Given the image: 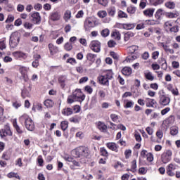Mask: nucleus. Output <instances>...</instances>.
<instances>
[{
	"label": "nucleus",
	"instance_id": "f257e3e1",
	"mask_svg": "<svg viewBox=\"0 0 180 180\" xmlns=\"http://www.w3.org/2000/svg\"><path fill=\"white\" fill-rule=\"evenodd\" d=\"M73 153L77 158L89 156V149L85 146H80L73 150Z\"/></svg>",
	"mask_w": 180,
	"mask_h": 180
},
{
	"label": "nucleus",
	"instance_id": "f03ea898",
	"mask_svg": "<svg viewBox=\"0 0 180 180\" xmlns=\"http://www.w3.org/2000/svg\"><path fill=\"white\" fill-rule=\"evenodd\" d=\"M20 119L21 120L25 121V125L27 130H29V131H33V130H34V122L27 115H22Z\"/></svg>",
	"mask_w": 180,
	"mask_h": 180
},
{
	"label": "nucleus",
	"instance_id": "7ed1b4c3",
	"mask_svg": "<svg viewBox=\"0 0 180 180\" xmlns=\"http://www.w3.org/2000/svg\"><path fill=\"white\" fill-rule=\"evenodd\" d=\"M20 40V37L19 36L18 32H13L10 36V47L12 49H15V47H18V44H19V41Z\"/></svg>",
	"mask_w": 180,
	"mask_h": 180
},
{
	"label": "nucleus",
	"instance_id": "20e7f679",
	"mask_svg": "<svg viewBox=\"0 0 180 180\" xmlns=\"http://www.w3.org/2000/svg\"><path fill=\"white\" fill-rule=\"evenodd\" d=\"M95 26V21L92 17H88L84 20V29L86 32H89Z\"/></svg>",
	"mask_w": 180,
	"mask_h": 180
},
{
	"label": "nucleus",
	"instance_id": "39448f33",
	"mask_svg": "<svg viewBox=\"0 0 180 180\" xmlns=\"http://www.w3.org/2000/svg\"><path fill=\"white\" fill-rule=\"evenodd\" d=\"M172 158V151L171 150H166L161 155V160L163 164H168Z\"/></svg>",
	"mask_w": 180,
	"mask_h": 180
},
{
	"label": "nucleus",
	"instance_id": "423d86ee",
	"mask_svg": "<svg viewBox=\"0 0 180 180\" xmlns=\"http://www.w3.org/2000/svg\"><path fill=\"white\" fill-rule=\"evenodd\" d=\"M72 95L75 97L76 102H83V101H85V94H83L81 89H77Z\"/></svg>",
	"mask_w": 180,
	"mask_h": 180
},
{
	"label": "nucleus",
	"instance_id": "0eeeda50",
	"mask_svg": "<svg viewBox=\"0 0 180 180\" xmlns=\"http://www.w3.org/2000/svg\"><path fill=\"white\" fill-rule=\"evenodd\" d=\"M159 103L161 106H168L171 103V98L164 94H160L159 96Z\"/></svg>",
	"mask_w": 180,
	"mask_h": 180
},
{
	"label": "nucleus",
	"instance_id": "6e6552de",
	"mask_svg": "<svg viewBox=\"0 0 180 180\" xmlns=\"http://www.w3.org/2000/svg\"><path fill=\"white\" fill-rule=\"evenodd\" d=\"M89 47L94 53L101 52V43L99 41H91Z\"/></svg>",
	"mask_w": 180,
	"mask_h": 180
},
{
	"label": "nucleus",
	"instance_id": "1a4fd4ad",
	"mask_svg": "<svg viewBox=\"0 0 180 180\" xmlns=\"http://www.w3.org/2000/svg\"><path fill=\"white\" fill-rule=\"evenodd\" d=\"M12 55L15 57V60H19L20 58L26 60L27 58V53H25L20 51H14Z\"/></svg>",
	"mask_w": 180,
	"mask_h": 180
},
{
	"label": "nucleus",
	"instance_id": "9d476101",
	"mask_svg": "<svg viewBox=\"0 0 180 180\" xmlns=\"http://www.w3.org/2000/svg\"><path fill=\"white\" fill-rule=\"evenodd\" d=\"M31 20L35 25H39V23H40V22H41V17H40V13H39V12L33 13L31 15Z\"/></svg>",
	"mask_w": 180,
	"mask_h": 180
},
{
	"label": "nucleus",
	"instance_id": "9b49d317",
	"mask_svg": "<svg viewBox=\"0 0 180 180\" xmlns=\"http://www.w3.org/2000/svg\"><path fill=\"white\" fill-rule=\"evenodd\" d=\"M1 137H6V136H12V131L8 126H6L4 129L0 131Z\"/></svg>",
	"mask_w": 180,
	"mask_h": 180
},
{
	"label": "nucleus",
	"instance_id": "f8f14e48",
	"mask_svg": "<svg viewBox=\"0 0 180 180\" xmlns=\"http://www.w3.org/2000/svg\"><path fill=\"white\" fill-rule=\"evenodd\" d=\"M98 81L101 85H109V79L105 75L98 77Z\"/></svg>",
	"mask_w": 180,
	"mask_h": 180
},
{
	"label": "nucleus",
	"instance_id": "ddd939ff",
	"mask_svg": "<svg viewBox=\"0 0 180 180\" xmlns=\"http://www.w3.org/2000/svg\"><path fill=\"white\" fill-rule=\"evenodd\" d=\"M96 126L98 129V130H100V131H105L108 128V127H106V124L101 121L96 122Z\"/></svg>",
	"mask_w": 180,
	"mask_h": 180
},
{
	"label": "nucleus",
	"instance_id": "4468645a",
	"mask_svg": "<svg viewBox=\"0 0 180 180\" xmlns=\"http://www.w3.org/2000/svg\"><path fill=\"white\" fill-rule=\"evenodd\" d=\"M165 15V12L164 11V10L159 8L157 10L155 14V17L158 20H161V19L162 18V16H164Z\"/></svg>",
	"mask_w": 180,
	"mask_h": 180
},
{
	"label": "nucleus",
	"instance_id": "2eb2a0df",
	"mask_svg": "<svg viewBox=\"0 0 180 180\" xmlns=\"http://www.w3.org/2000/svg\"><path fill=\"white\" fill-rule=\"evenodd\" d=\"M61 18V14H60L58 12H53L51 14V20H53V22H56L57 20H60V18Z\"/></svg>",
	"mask_w": 180,
	"mask_h": 180
},
{
	"label": "nucleus",
	"instance_id": "dca6fc26",
	"mask_svg": "<svg viewBox=\"0 0 180 180\" xmlns=\"http://www.w3.org/2000/svg\"><path fill=\"white\" fill-rule=\"evenodd\" d=\"M155 11V8H147L143 11V15L145 16H148V18H152V16L154 15Z\"/></svg>",
	"mask_w": 180,
	"mask_h": 180
},
{
	"label": "nucleus",
	"instance_id": "f3484780",
	"mask_svg": "<svg viewBox=\"0 0 180 180\" xmlns=\"http://www.w3.org/2000/svg\"><path fill=\"white\" fill-rule=\"evenodd\" d=\"M13 124L18 134H23L24 131L22 128H20V127H19V125H18L16 120L13 122Z\"/></svg>",
	"mask_w": 180,
	"mask_h": 180
},
{
	"label": "nucleus",
	"instance_id": "a211bd4d",
	"mask_svg": "<svg viewBox=\"0 0 180 180\" xmlns=\"http://www.w3.org/2000/svg\"><path fill=\"white\" fill-rule=\"evenodd\" d=\"M96 58V55L93 53H87L86 60L90 62L91 64L95 63V59Z\"/></svg>",
	"mask_w": 180,
	"mask_h": 180
},
{
	"label": "nucleus",
	"instance_id": "6ab92c4d",
	"mask_svg": "<svg viewBox=\"0 0 180 180\" xmlns=\"http://www.w3.org/2000/svg\"><path fill=\"white\" fill-rule=\"evenodd\" d=\"M106 146L108 148H109V150H112V151H115V153H117L119 151V150L117 149V146L115 143H108Z\"/></svg>",
	"mask_w": 180,
	"mask_h": 180
},
{
	"label": "nucleus",
	"instance_id": "aec40b11",
	"mask_svg": "<svg viewBox=\"0 0 180 180\" xmlns=\"http://www.w3.org/2000/svg\"><path fill=\"white\" fill-rule=\"evenodd\" d=\"M74 112L72 111V109L70 108H64L62 110V115H64V116H71Z\"/></svg>",
	"mask_w": 180,
	"mask_h": 180
},
{
	"label": "nucleus",
	"instance_id": "412c9836",
	"mask_svg": "<svg viewBox=\"0 0 180 180\" xmlns=\"http://www.w3.org/2000/svg\"><path fill=\"white\" fill-rule=\"evenodd\" d=\"M65 81H67V77L65 76H60L58 78V82L60 84L61 88L65 87Z\"/></svg>",
	"mask_w": 180,
	"mask_h": 180
},
{
	"label": "nucleus",
	"instance_id": "4be33fe9",
	"mask_svg": "<svg viewBox=\"0 0 180 180\" xmlns=\"http://www.w3.org/2000/svg\"><path fill=\"white\" fill-rule=\"evenodd\" d=\"M122 72L123 75H131V72H132L131 68L124 67L122 70Z\"/></svg>",
	"mask_w": 180,
	"mask_h": 180
},
{
	"label": "nucleus",
	"instance_id": "5701e85b",
	"mask_svg": "<svg viewBox=\"0 0 180 180\" xmlns=\"http://www.w3.org/2000/svg\"><path fill=\"white\" fill-rule=\"evenodd\" d=\"M49 49L51 54H54V53H57L58 51V48L57 46H54L53 44H49Z\"/></svg>",
	"mask_w": 180,
	"mask_h": 180
},
{
	"label": "nucleus",
	"instance_id": "b1692460",
	"mask_svg": "<svg viewBox=\"0 0 180 180\" xmlns=\"http://www.w3.org/2000/svg\"><path fill=\"white\" fill-rule=\"evenodd\" d=\"M63 19L65 22H68L71 19V11L67 10L63 15Z\"/></svg>",
	"mask_w": 180,
	"mask_h": 180
},
{
	"label": "nucleus",
	"instance_id": "393cba45",
	"mask_svg": "<svg viewBox=\"0 0 180 180\" xmlns=\"http://www.w3.org/2000/svg\"><path fill=\"white\" fill-rule=\"evenodd\" d=\"M136 11H137V8L134 6H129L127 8V12L128 13H130L131 15H134V13H136Z\"/></svg>",
	"mask_w": 180,
	"mask_h": 180
},
{
	"label": "nucleus",
	"instance_id": "a878e982",
	"mask_svg": "<svg viewBox=\"0 0 180 180\" xmlns=\"http://www.w3.org/2000/svg\"><path fill=\"white\" fill-rule=\"evenodd\" d=\"M21 96L23 99H26V98H30V93H29L27 89H24L22 90Z\"/></svg>",
	"mask_w": 180,
	"mask_h": 180
},
{
	"label": "nucleus",
	"instance_id": "bb28decb",
	"mask_svg": "<svg viewBox=\"0 0 180 180\" xmlns=\"http://www.w3.org/2000/svg\"><path fill=\"white\" fill-rule=\"evenodd\" d=\"M166 18L169 19H174V18H178L179 16V13H165Z\"/></svg>",
	"mask_w": 180,
	"mask_h": 180
},
{
	"label": "nucleus",
	"instance_id": "cd10ccee",
	"mask_svg": "<svg viewBox=\"0 0 180 180\" xmlns=\"http://www.w3.org/2000/svg\"><path fill=\"white\" fill-rule=\"evenodd\" d=\"M122 27L126 30H131V29H134V27H136V25L131 23H127V24H123Z\"/></svg>",
	"mask_w": 180,
	"mask_h": 180
},
{
	"label": "nucleus",
	"instance_id": "c85d7f7f",
	"mask_svg": "<svg viewBox=\"0 0 180 180\" xmlns=\"http://www.w3.org/2000/svg\"><path fill=\"white\" fill-rule=\"evenodd\" d=\"M134 36V34L131 32H128L124 34V41H129L131 37Z\"/></svg>",
	"mask_w": 180,
	"mask_h": 180
},
{
	"label": "nucleus",
	"instance_id": "c756f323",
	"mask_svg": "<svg viewBox=\"0 0 180 180\" xmlns=\"http://www.w3.org/2000/svg\"><path fill=\"white\" fill-rule=\"evenodd\" d=\"M79 120H81V117L78 115H75L69 119V122H71V123H79Z\"/></svg>",
	"mask_w": 180,
	"mask_h": 180
},
{
	"label": "nucleus",
	"instance_id": "7c9ffc66",
	"mask_svg": "<svg viewBox=\"0 0 180 180\" xmlns=\"http://www.w3.org/2000/svg\"><path fill=\"white\" fill-rule=\"evenodd\" d=\"M161 46L164 49L165 51H166V53H169L170 54H174V49H171L168 48V46L164 44V43H161Z\"/></svg>",
	"mask_w": 180,
	"mask_h": 180
},
{
	"label": "nucleus",
	"instance_id": "2f4dec72",
	"mask_svg": "<svg viewBox=\"0 0 180 180\" xmlns=\"http://www.w3.org/2000/svg\"><path fill=\"white\" fill-rule=\"evenodd\" d=\"M179 131V129L177 127H172L170 128V134L172 136H176Z\"/></svg>",
	"mask_w": 180,
	"mask_h": 180
},
{
	"label": "nucleus",
	"instance_id": "473e14b6",
	"mask_svg": "<svg viewBox=\"0 0 180 180\" xmlns=\"http://www.w3.org/2000/svg\"><path fill=\"white\" fill-rule=\"evenodd\" d=\"M165 6L169 9H175V3L174 1H167L165 4Z\"/></svg>",
	"mask_w": 180,
	"mask_h": 180
},
{
	"label": "nucleus",
	"instance_id": "72a5a7b5",
	"mask_svg": "<svg viewBox=\"0 0 180 180\" xmlns=\"http://www.w3.org/2000/svg\"><path fill=\"white\" fill-rule=\"evenodd\" d=\"M145 77L148 81H154V77L153 76V73L151 72H146L144 73Z\"/></svg>",
	"mask_w": 180,
	"mask_h": 180
},
{
	"label": "nucleus",
	"instance_id": "f704fd0d",
	"mask_svg": "<svg viewBox=\"0 0 180 180\" xmlns=\"http://www.w3.org/2000/svg\"><path fill=\"white\" fill-rule=\"evenodd\" d=\"M44 103L46 108H53L54 106V102L50 99L46 100Z\"/></svg>",
	"mask_w": 180,
	"mask_h": 180
},
{
	"label": "nucleus",
	"instance_id": "c9c22d12",
	"mask_svg": "<svg viewBox=\"0 0 180 180\" xmlns=\"http://www.w3.org/2000/svg\"><path fill=\"white\" fill-rule=\"evenodd\" d=\"M60 127L61 129L63 131H65V130H67V129H68V121H62L60 123Z\"/></svg>",
	"mask_w": 180,
	"mask_h": 180
},
{
	"label": "nucleus",
	"instance_id": "e433bc0d",
	"mask_svg": "<svg viewBox=\"0 0 180 180\" xmlns=\"http://www.w3.org/2000/svg\"><path fill=\"white\" fill-rule=\"evenodd\" d=\"M111 37H113V39H116L117 40H120V32L115 30L112 33Z\"/></svg>",
	"mask_w": 180,
	"mask_h": 180
},
{
	"label": "nucleus",
	"instance_id": "4c0bfd02",
	"mask_svg": "<svg viewBox=\"0 0 180 180\" xmlns=\"http://www.w3.org/2000/svg\"><path fill=\"white\" fill-rule=\"evenodd\" d=\"M8 178H16V179H20V176L18 173L10 172L7 174Z\"/></svg>",
	"mask_w": 180,
	"mask_h": 180
},
{
	"label": "nucleus",
	"instance_id": "58836bf2",
	"mask_svg": "<svg viewBox=\"0 0 180 180\" xmlns=\"http://www.w3.org/2000/svg\"><path fill=\"white\" fill-rule=\"evenodd\" d=\"M110 117L112 120V122H114L115 123H119V122H120L119 121L120 117L116 114H111L110 115Z\"/></svg>",
	"mask_w": 180,
	"mask_h": 180
},
{
	"label": "nucleus",
	"instance_id": "ea45409f",
	"mask_svg": "<svg viewBox=\"0 0 180 180\" xmlns=\"http://www.w3.org/2000/svg\"><path fill=\"white\" fill-rule=\"evenodd\" d=\"M105 77H107L108 79H112L113 78V71L112 70H109L105 71Z\"/></svg>",
	"mask_w": 180,
	"mask_h": 180
},
{
	"label": "nucleus",
	"instance_id": "a19ab883",
	"mask_svg": "<svg viewBox=\"0 0 180 180\" xmlns=\"http://www.w3.org/2000/svg\"><path fill=\"white\" fill-rule=\"evenodd\" d=\"M128 50H129V53H131V54H133V53H136V51H137V50H139V47L136 45H133L131 46H129L128 48Z\"/></svg>",
	"mask_w": 180,
	"mask_h": 180
},
{
	"label": "nucleus",
	"instance_id": "79ce46f5",
	"mask_svg": "<svg viewBox=\"0 0 180 180\" xmlns=\"http://www.w3.org/2000/svg\"><path fill=\"white\" fill-rule=\"evenodd\" d=\"M108 15L110 16H115V14L116 13V8L115 7H111L108 9Z\"/></svg>",
	"mask_w": 180,
	"mask_h": 180
},
{
	"label": "nucleus",
	"instance_id": "37998d69",
	"mask_svg": "<svg viewBox=\"0 0 180 180\" xmlns=\"http://www.w3.org/2000/svg\"><path fill=\"white\" fill-rule=\"evenodd\" d=\"M97 15L99 18H101L102 19H103V18H106L108 13H106L105 11H100L98 12Z\"/></svg>",
	"mask_w": 180,
	"mask_h": 180
},
{
	"label": "nucleus",
	"instance_id": "c03bdc74",
	"mask_svg": "<svg viewBox=\"0 0 180 180\" xmlns=\"http://www.w3.org/2000/svg\"><path fill=\"white\" fill-rule=\"evenodd\" d=\"M146 158L147 161H148L149 162H153V161H154V156L152 155L151 153H148L146 155Z\"/></svg>",
	"mask_w": 180,
	"mask_h": 180
},
{
	"label": "nucleus",
	"instance_id": "a18cd8bd",
	"mask_svg": "<svg viewBox=\"0 0 180 180\" xmlns=\"http://www.w3.org/2000/svg\"><path fill=\"white\" fill-rule=\"evenodd\" d=\"M109 30L108 29H104L101 31V34L102 37H108L109 36Z\"/></svg>",
	"mask_w": 180,
	"mask_h": 180
},
{
	"label": "nucleus",
	"instance_id": "49530a36",
	"mask_svg": "<svg viewBox=\"0 0 180 180\" xmlns=\"http://www.w3.org/2000/svg\"><path fill=\"white\" fill-rule=\"evenodd\" d=\"M19 71L22 75H25V74L27 72V68L25 66H20L19 68Z\"/></svg>",
	"mask_w": 180,
	"mask_h": 180
},
{
	"label": "nucleus",
	"instance_id": "de8ad7c7",
	"mask_svg": "<svg viewBox=\"0 0 180 180\" xmlns=\"http://www.w3.org/2000/svg\"><path fill=\"white\" fill-rule=\"evenodd\" d=\"M161 61H162V63H163L162 64V69L167 70V68H168V65H167V60H165V58H162Z\"/></svg>",
	"mask_w": 180,
	"mask_h": 180
},
{
	"label": "nucleus",
	"instance_id": "09e8293b",
	"mask_svg": "<svg viewBox=\"0 0 180 180\" xmlns=\"http://www.w3.org/2000/svg\"><path fill=\"white\" fill-rule=\"evenodd\" d=\"M118 16H119V18H125L126 19H127V18H128L127 13H126L125 12H124L122 11H120L118 12Z\"/></svg>",
	"mask_w": 180,
	"mask_h": 180
},
{
	"label": "nucleus",
	"instance_id": "8fccbe9b",
	"mask_svg": "<svg viewBox=\"0 0 180 180\" xmlns=\"http://www.w3.org/2000/svg\"><path fill=\"white\" fill-rule=\"evenodd\" d=\"M63 159L65 161H68V162H72L74 160V158L68 155L63 156Z\"/></svg>",
	"mask_w": 180,
	"mask_h": 180
},
{
	"label": "nucleus",
	"instance_id": "3c124183",
	"mask_svg": "<svg viewBox=\"0 0 180 180\" xmlns=\"http://www.w3.org/2000/svg\"><path fill=\"white\" fill-rule=\"evenodd\" d=\"M74 102H77L75 101V98L74 96L72 94L71 96H69L68 98V103H74Z\"/></svg>",
	"mask_w": 180,
	"mask_h": 180
},
{
	"label": "nucleus",
	"instance_id": "603ef678",
	"mask_svg": "<svg viewBox=\"0 0 180 180\" xmlns=\"http://www.w3.org/2000/svg\"><path fill=\"white\" fill-rule=\"evenodd\" d=\"M64 47L65 50H66L67 51H70V50H72V44L68 42L65 44Z\"/></svg>",
	"mask_w": 180,
	"mask_h": 180
},
{
	"label": "nucleus",
	"instance_id": "864d4df0",
	"mask_svg": "<svg viewBox=\"0 0 180 180\" xmlns=\"http://www.w3.org/2000/svg\"><path fill=\"white\" fill-rule=\"evenodd\" d=\"M139 6L141 8V9H144V8L147 6V0H141Z\"/></svg>",
	"mask_w": 180,
	"mask_h": 180
},
{
	"label": "nucleus",
	"instance_id": "5fc2aeb1",
	"mask_svg": "<svg viewBox=\"0 0 180 180\" xmlns=\"http://www.w3.org/2000/svg\"><path fill=\"white\" fill-rule=\"evenodd\" d=\"M37 162L39 167H43V162H44V160H43V158L41 157V155L38 156Z\"/></svg>",
	"mask_w": 180,
	"mask_h": 180
},
{
	"label": "nucleus",
	"instance_id": "6e6d98bb",
	"mask_svg": "<svg viewBox=\"0 0 180 180\" xmlns=\"http://www.w3.org/2000/svg\"><path fill=\"white\" fill-rule=\"evenodd\" d=\"M101 155H103V157H108L109 155L108 150H106L105 148H101Z\"/></svg>",
	"mask_w": 180,
	"mask_h": 180
},
{
	"label": "nucleus",
	"instance_id": "4d7b16f0",
	"mask_svg": "<svg viewBox=\"0 0 180 180\" xmlns=\"http://www.w3.org/2000/svg\"><path fill=\"white\" fill-rule=\"evenodd\" d=\"M160 56V52L158 51H154L152 53V58L153 60H157V58H158V56Z\"/></svg>",
	"mask_w": 180,
	"mask_h": 180
},
{
	"label": "nucleus",
	"instance_id": "13d9d810",
	"mask_svg": "<svg viewBox=\"0 0 180 180\" xmlns=\"http://www.w3.org/2000/svg\"><path fill=\"white\" fill-rule=\"evenodd\" d=\"M169 91L173 95H174V96H178V95H179V91H178V89H170Z\"/></svg>",
	"mask_w": 180,
	"mask_h": 180
},
{
	"label": "nucleus",
	"instance_id": "bf43d9fd",
	"mask_svg": "<svg viewBox=\"0 0 180 180\" xmlns=\"http://www.w3.org/2000/svg\"><path fill=\"white\" fill-rule=\"evenodd\" d=\"M77 19H80V18H84V11L81 10L77 12L76 15Z\"/></svg>",
	"mask_w": 180,
	"mask_h": 180
},
{
	"label": "nucleus",
	"instance_id": "052dcab7",
	"mask_svg": "<svg viewBox=\"0 0 180 180\" xmlns=\"http://www.w3.org/2000/svg\"><path fill=\"white\" fill-rule=\"evenodd\" d=\"M156 136L158 138L160 139V140H161L162 139V137L164 136V134L162 133V131L158 130L156 132Z\"/></svg>",
	"mask_w": 180,
	"mask_h": 180
},
{
	"label": "nucleus",
	"instance_id": "680f3d73",
	"mask_svg": "<svg viewBox=\"0 0 180 180\" xmlns=\"http://www.w3.org/2000/svg\"><path fill=\"white\" fill-rule=\"evenodd\" d=\"M13 108H15V109H19V108H20L22 106V103L15 101L14 103H13Z\"/></svg>",
	"mask_w": 180,
	"mask_h": 180
},
{
	"label": "nucleus",
	"instance_id": "e2e57ef3",
	"mask_svg": "<svg viewBox=\"0 0 180 180\" xmlns=\"http://www.w3.org/2000/svg\"><path fill=\"white\" fill-rule=\"evenodd\" d=\"M88 79V77H83L79 79V84H85V82H87Z\"/></svg>",
	"mask_w": 180,
	"mask_h": 180
},
{
	"label": "nucleus",
	"instance_id": "0e129e2a",
	"mask_svg": "<svg viewBox=\"0 0 180 180\" xmlns=\"http://www.w3.org/2000/svg\"><path fill=\"white\" fill-rule=\"evenodd\" d=\"M143 60H148L150 57V53L148 52H144L141 56Z\"/></svg>",
	"mask_w": 180,
	"mask_h": 180
},
{
	"label": "nucleus",
	"instance_id": "69168bd1",
	"mask_svg": "<svg viewBox=\"0 0 180 180\" xmlns=\"http://www.w3.org/2000/svg\"><path fill=\"white\" fill-rule=\"evenodd\" d=\"M176 167L173 164H169L168 166H167V169L169 170V171H175L176 169Z\"/></svg>",
	"mask_w": 180,
	"mask_h": 180
},
{
	"label": "nucleus",
	"instance_id": "338daca9",
	"mask_svg": "<svg viewBox=\"0 0 180 180\" xmlns=\"http://www.w3.org/2000/svg\"><path fill=\"white\" fill-rule=\"evenodd\" d=\"M84 91H86V92H87L88 94H92L94 89H92L90 86H86L84 87Z\"/></svg>",
	"mask_w": 180,
	"mask_h": 180
},
{
	"label": "nucleus",
	"instance_id": "774afa93",
	"mask_svg": "<svg viewBox=\"0 0 180 180\" xmlns=\"http://www.w3.org/2000/svg\"><path fill=\"white\" fill-rule=\"evenodd\" d=\"M98 3L103 6H106L108 5V0H98Z\"/></svg>",
	"mask_w": 180,
	"mask_h": 180
}]
</instances>
